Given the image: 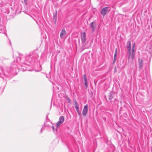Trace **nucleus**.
<instances>
[{
  "label": "nucleus",
  "mask_w": 152,
  "mask_h": 152,
  "mask_svg": "<svg viewBox=\"0 0 152 152\" xmlns=\"http://www.w3.org/2000/svg\"><path fill=\"white\" fill-rule=\"evenodd\" d=\"M135 45V44L134 43L132 44V51L131 50H128V52L127 53L128 58L129 61L130 59L131 58L132 60L134 58V56L135 54L134 51V49Z\"/></svg>",
  "instance_id": "nucleus-1"
},
{
  "label": "nucleus",
  "mask_w": 152,
  "mask_h": 152,
  "mask_svg": "<svg viewBox=\"0 0 152 152\" xmlns=\"http://www.w3.org/2000/svg\"><path fill=\"white\" fill-rule=\"evenodd\" d=\"M111 10V8L110 7H106L102 9L101 12V13L102 15L104 16Z\"/></svg>",
  "instance_id": "nucleus-2"
},
{
  "label": "nucleus",
  "mask_w": 152,
  "mask_h": 152,
  "mask_svg": "<svg viewBox=\"0 0 152 152\" xmlns=\"http://www.w3.org/2000/svg\"><path fill=\"white\" fill-rule=\"evenodd\" d=\"M86 35L85 32H83L81 34V39L82 43L84 44L86 40Z\"/></svg>",
  "instance_id": "nucleus-3"
},
{
  "label": "nucleus",
  "mask_w": 152,
  "mask_h": 152,
  "mask_svg": "<svg viewBox=\"0 0 152 152\" xmlns=\"http://www.w3.org/2000/svg\"><path fill=\"white\" fill-rule=\"evenodd\" d=\"M88 105L86 104L84 107L82 112V114L83 116H85L87 114L88 111Z\"/></svg>",
  "instance_id": "nucleus-4"
},
{
  "label": "nucleus",
  "mask_w": 152,
  "mask_h": 152,
  "mask_svg": "<svg viewBox=\"0 0 152 152\" xmlns=\"http://www.w3.org/2000/svg\"><path fill=\"white\" fill-rule=\"evenodd\" d=\"M90 27L91 28L92 32L94 31L96 28V24L95 22H91L90 24Z\"/></svg>",
  "instance_id": "nucleus-5"
},
{
  "label": "nucleus",
  "mask_w": 152,
  "mask_h": 152,
  "mask_svg": "<svg viewBox=\"0 0 152 152\" xmlns=\"http://www.w3.org/2000/svg\"><path fill=\"white\" fill-rule=\"evenodd\" d=\"M143 61V60L142 59L140 58L138 59L139 68L140 69H142L143 67L142 63Z\"/></svg>",
  "instance_id": "nucleus-6"
},
{
  "label": "nucleus",
  "mask_w": 152,
  "mask_h": 152,
  "mask_svg": "<svg viewBox=\"0 0 152 152\" xmlns=\"http://www.w3.org/2000/svg\"><path fill=\"white\" fill-rule=\"evenodd\" d=\"M66 34V31L64 29H62L61 30L60 34V37L62 39H64V38L65 35Z\"/></svg>",
  "instance_id": "nucleus-7"
},
{
  "label": "nucleus",
  "mask_w": 152,
  "mask_h": 152,
  "mask_svg": "<svg viewBox=\"0 0 152 152\" xmlns=\"http://www.w3.org/2000/svg\"><path fill=\"white\" fill-rule=\"evenodd\" d=\"M131 41L129 40L128 41L126 44V48L128 50H131Z\"/></svg>",
  "instance_id": "nucleus-8"
},
{
  "label": "nucleus",
  "mask_w": 152,
  "mask_h": 152,
  "mask_svg": "<svg viewBox=\"0 0 152 152\" xmlns=\"http://www.w3.org/2000/svg\"><path fill=\"white\" fill-rule=\"evenodd\" d=\"M75 105L77 112H78L79 111V105L77 102L75 100Z\"/></svg>",
  "instance_id": "nucleus-9"
},
{
  "label": "nucleus",
  "mask_w": 152,
  "mask_h": 152,
  "mask_svg": "<svg viewBox=\"0 0 152 152\" xmlns=\"http://www.w3.org/2000/svg\"><path fill=\"white\" fill-rule=\"evenodd\" d=\"M64 121V118L63 116H61L59 117V121L63 123Z\"/></svg>",
  "instance_id": "nucleus-10"
},
{
  "label": "nucleus",
  "mask_w": 152,
  "mask_h": 152,
  "mask_svg": "<svg viewBox=\"0 0 152 152\" xmlns=\"http://www.w3.org/2000/svg\"><path fill=\"white\" fill-rule=\"evenodd\" d=\"M114 94H110L109 95V99L110 100H111L113 98V95Z\"/></svg>",
  "instance_id": "nucleus-11"
},
{
  "label": "nucleus",
  "mask_w": 152,
  "mask_h": 152,
  "mask_svg": "<svg viewBox=\"0 0 152 152\" xmlns=\"http://www.w3.org/2000/svg\"><path fill=\"white\" fill-rule=\"evenodd\" d=\"M63 123L58 121L56 123V127L58 128Z\"/></svg>",
  "instance_id": "nucleus-12"
},
{
  "label": "nucleus",
  "mask_w": 152,
  "mask_h": 152,
  "mask_svg": "<svg viewBox=\"0 0 152 152\" xmlns=\"http://www.w3.org/2000/svg\"><path fill=\"white\" fill-rule=\"evenodd\" d=\"M117 49L116 48L115 49V51L114 54V60H115V59H116L117 58Z\"/></svg>",
  "instance_id": "nucleus-13"
},
{
  "label": "nucleus",
  "mask_w": 152,
  "mask_h": 152,
  "mask_svg": "<svg viewBox=\"0 0 152 152\" xmlns=\"http://www.w3.org/2000/svg\"><path fill=\"white\" fill-rule=\"evenodd\" d=\"M83 76L84 77V80L85 83V82H88L86 74L84 75Z\"/></svg>",
  "instance_id": "nucleus-14"
},
{
  "label": "nucleus",
  "mask_w": 152,
  "mask_h": 152,
  "mask_svg": "<svg viewBox=\"0 0 152 152\" xmlns=\"http://www.w3.org/2000/svg\"><path fill=\"white\" fill-rule=\"evenodd\" d=\"M53 17L54 18H57V11H56L55 14H54Z\"/></svg>",
  "instance_id": "nucleus-15"
},
{
  "label": "nucleus",
  "mask_w": 152,
  "mask_h": 152,
  "mask_svg": "<svg viewBox=\"0 0 152 152\" xmlns=\"http://www.w3.org/2000/svg\"><path fill=\"white\" fill-rule=\"evenodd\" d=\"M10 68H8V69H7V72H8V73H9V72H13L12 71H10Z\"/></svg>",
  "instance_id": "nucleus-16"
},
{
  "label": "nucleus",
  "mask_w": 152,
  "mask_h": 152,
  "mask_svg": "<svg viewBox=\"0 0 152 152\" xmlns=\"http://www.w3.org/2000/svg\"><path fill=\"white\" fill-rule=\"evenodd\" d=\"M85 85L86 86V89L88 87V82H85Z\"/></svg>",
  "instance_id": "nucleus-17"
},
{
  "label": "nucleus",
  "mask_w": 152,
  "mask_h": 152,
  "mask_svg": "<svg viewBox=\"0 0 152 152\" xmlns=\"http://www.w3.org/2000/svg\"><path fill=\"white\" fill-rule=\"evenodd\" d=\"M67 100H68V103H70V102L71 101L70 100V99L69 98H67Z\"/></svg>",
  "instance_id": "nucleus-18"
},
{
  "label": "nucleus",
  "mask_w": 152,
  "mask_h": 152,
  "mask_svg": "<svg viewBox=\"0 0 152 152\" xmlns=\"http://www.w3.org/2000/svg\"><path fill=\"white\" fill-rule=\"evenodd\" d=\"M51 128L52 129H53V131H55V127H54V126H52L51 127Z\"/></svg>",
  "instance_id": "nucleus-19"
},
{
  "label": "nucleus",
  "mask_w": 152,
  "mask_h": 152,
  "mask_svg": "<svg viewBox=\"0 0 152 152\" xmlns=\"http://www.w3.org/2000/svg\"><path fill=\"white\" fill-rule=\"evenodd\" d=\"M116 67H115L114 68V72H116Z\"/></svg>",
  "instance_id": "nucleus-20"
},
{
  "label": "nucleus",
  "mask_w": 152,
  "mask_h": 152,
  "mask_svg": "<svg viewBox=\"0 0 152 152\" xmlns=\"http://www.w3.org/2000/svg\"><path fill=\"white\" fill-rule=\"evenodd\" d=\"M78 113V115H80V114H81V113H80L79 112V111H78V112H77Z\"/></svg>",
  "instance_id": "nucleus-21"
},
{
  "label": "nucleus",
  "mask_w": 152,
  "mask_h": 152,
  "mask_svg": "<svg viewBox=\"0 0 152 152\" xmlns=\"http://www.w3.org/2000/svg\"><path fill=\"white\" fill-rule=\"evenodd\" d=\"M116 60V59H115V60H114H114H113V63H114L115 62Z\"/></svg>",
  "instance_id": "nucleus-22"
},
{
  "label": "nucleus",
  "mask_w": 152,
  "mask_h": 152,
  "mask_svg": "<svg viewBox=\"0 0 152 152\" xmlns=\"http://www.w3.org/2000/svg\"><path fill=\"white\" fill-rule=\"evenodd\" d=\"M25 2L26 3L27 2L28 0H24Z\"/></svg>",
  "instance_id": "nucleus-23"
},
{
  "label": "nucleus",
  "mask_w": 152,
  "mask_h": 152,
  "mask_svg": "<svg viewBox=\"0 0 152 152\" xmlns=\"http://www.w3.org/2000/svg\"><path fill=\"white\" fill-rule=\"evenodd\" d=\"M4 74H5V75H7L6 74V73L5 72H4Z\"/></svg>",
  "instance_id": "nucleus-24"
},
{
  "label": "nucleus",
  "mask_w": 152,
  "mask_h": 152,
  "mask_svg": "<svg viewBox=\"0 0 152 152\" xmlns=\"http://www.w3.org/2000/svg\"><path fill=\"white\" fill-rule=\"evenodd\" d=\"M15 69L13 68V70H14Z\"/></svg>",
  "instance_id": "nucleus-25"
},
{
  "label": "nucleus",
  "mask_w": 152,
  "mask_h": 152,
  "mask_svg": "<svg viewBox=\"0 0 152 152\" xmlns=\"http://www.w3.org/2000/svg\"><path fill=\"white\" fill-rule=\"evenodd\" d=\"M42 129H41V133L42 132Z\"/></svg>",
  "instance_id": "nucleus-26"
},
{
  "label": "nucleus",
  "mask_w": 152,
  "mask_h": 152,
  "mask_svg": "<svg viewBox=\"0 0 152 152\" xmlns=\"http://www.w3.org/2000/svg\"><path fill=\"white\" fill-rule=\"evenodd\" d=\"M1 70L2 71H3V69H1Z\"/></svg>",
  "instance_id": "nucleus-27"
},
{
  "label": "nucleus",
  "mask_w": 152,
  "mask_h": 152,
  "mask_svg": "<svg viewBox=\"0 0 152 152\" xmlns=\"http://www.w3.org/2000/svg\"><path fill=\"white\" fill-rule=\"evenodd\" d=\"M0 33H1V32H0Z\"/></svg>",
  "instance_id": "nucleus-28"
}]
</instances>
